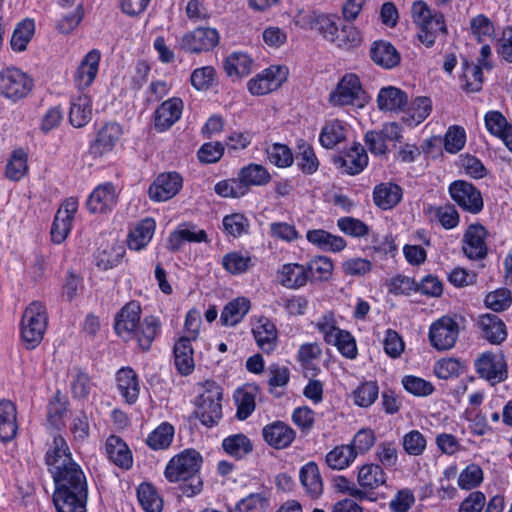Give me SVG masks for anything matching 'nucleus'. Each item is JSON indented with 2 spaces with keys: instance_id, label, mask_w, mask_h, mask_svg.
Here are the masks:
<instances>
[{
  "instance_id": "1",
  "label": "nucleus",
  "mask_w": 512,
  "mask_h": 512,
  "mask_svg": "<svg viewBox=\"0 0 512 512\" xmlns=\"http://www.w3.org/2000/svg\"><path fill=\"white\" fill-rule=\"evenodd\" d=\"M141 312L138 301L126 303L115 316L114 329L124 340L136 339L139 347L147 351L158 334L161 323L154 316H147L141 321Z\"/></svg>"
},
{
  "instance_id": "2",
  "label": "nucleus",
  "mask_w": 512,
  "mask_h": 512,
  "mask_svg": "<svg viewBox=\"0 0 512 512\" xmlns=\"http://www.w3.org/2000/svg\"><path fill=\"white\" fill-rule=\"evenodd\" d=\"M202 456L194 449H185L171 458L165 468V477L169 482L183 481L180 489L183 495L193 497L202 490V481L198 476Z\"/></svg>"
},
{
  "instance_id": "3",
  "label": "nucleus",
  "mask_w": 512,
  "mask_h": 512,
  "mask_svg": "<svg viewBox=\"0 0 512 512\" xmlns=\"http://www.w3.org/2000/svg\"><path fill=\"white\" fill-rule=\"evenodd\" d=\"M411 15L419 29L418 39L426 47L433 46L438 35L446 34L447 28L443 14L432 12L424 1L413 2Z\"/></svg>"
},
{
  "instance_id": "4",
  "label": "nucleus",
  "mask_w": 512,
  "mask_h": 512,
  "mask_svg": "<svg viewBox=\"0 0 512 512\" xmlns=\"http://www.w3.org/2000/svg\"><path fill=\"white\" fill-rule=\"evenodd\" d=\"M48 325L46 307L39 301L30 303L21 320V337L28 349H33L43 340Z\"/></svg>"
},
{
  "instance_id": "5",
  "label": "nucleus",
  "mask_w": 512,
  "mask_h": 512,
  "mask_svg": "<svg viewBox=\"0 0 512 512\" xmlns=\"http://www.w3.org/2000/svg\"><path fill=\"white\" fill-rule=\"evenodd\" d=\"M369 101L370 97L363 89L359 77L353 73L345 74L329 95V103L335 107L363 108Z\"/></svg>"
},
{
  "instance_id": "6",
  "label": "nucleus",
  "mask_w": 512,
  "mask_h": 512,
  "mask_svg": "<svg viewBox=\"0 0 512 512\" xmlns=\"http://www.w3.org/2000/svg\"><path fill=\"white\" fill-rule=\"evenodd\" d=\"M222 389L215 382H206L204 392L197 400L196 415L200 421L211 427L222 418Z\"/></svg>"
},
{
  "instance_id": "7",
  "label": "nucleus",
  "mask_w": 512,
  "mask_h": 512,
  "mask_svg": "<svg viewBox=\"0 0 512 512\" xmlns=\"http://www.w3.org/2000/svg\"><path fill=\"white\" fill-rule=\"evenodd\" d=\"M33 88L32 78L16 67H6L0 71V94L18 101L25 98Z\"/></svg>"
},
{
  "instance_id": "8",
  "label": "nucleus",
  "mask_w": 512,
  "mask_h": 512,
  "mask_svg": "<svg viewBox=\"0 0 512 512\" xmlns=\"http://www.w3.org/2000/svg\"><path fill=\"white\" fill-rule=\"evenodd\" d=\"M459 335V324L451 316H442L434 321L429 328V341L438 351L454 347Z\"/></svg>"
},
{
  "instance_id": "9",
  "label": "nucleus",
  "mask_w": 512,
  "mask_h": 512,
  "mask_svg": "<svg viewBox=\"0 0 512 512\" xmlns=\"http://www.w3.org/2000/svg\"><path fill=\"white\" fill-rule=\"evenodd\" d=\"M288 69L272 65L250 79L247 88L252 95L262 96L281 87L287 80Z\"/></svg>"
},
{
  "instance_id": "10",
  "label": "nucleus",
  "mask_w": 512,
  "mask_h": 512,
  "mask_svg": "<svg viewBox=\"0 0 512 512\" xmlns=\"http://www.w3.org/2000/svg\"><path fill=\"white\" fill-rule=\"evenodd\" d=\"M402 138L401 128L396 122L386 123L381 130H371L365 134V144L374 155H384L389 145L395 146Z\"/></svg>"
},
{
  "instance_id": "11",
  "label": "nucleus",
  "mask_w": 512,
  "mask_h": 512,
  "mask_svg": "<svg viewBox=\"0 0 512 512\" xmlns=\"http://www.w3.org/2000/svg\"><path fill=\"white\" fill-rule=\"evenodd\" d=\"M219 33L214 28L198 27L182 36L181 49L188 53H200L212 50L219 43Z\"/></svg>"
},
{
  "instance_id": "12",
  "label": "nucleus",
  "mask_w": 512,
  "mask_h": 512,
  "mask_svg": "<svg viewBox=\"0 0 512 512\" xmlns=\"http://www.w3.org/2000/svg\"><path fill=\"white\" fill-rule=\"evenodd\" d=\"M451 198L465 211L477 214L483 209L480 191L466 181H455L449 187Z\"/></svg>"
},
{
  "instance_id": "13",
  "label": "nucleus",
  "mask_w": 512,
  "mask_h": 512,
  "mask_svg": "<svg viewBox=\"0 0 512 512\" xmlns=\"http://www.w3.org/2000/svg\"><path fill=\"white\" fill-rule=\"evenodd\" d=\"M387 475L381 465L368 463L358 468L357 484L364 490L365 500L375 501L374 491L386 484Z\"/></svg>"
},
{
  "instance_id": "14",
  "label": "nucleus",
  "mask_w": 512,
  "mask_h": 512,
  "mask_svg": "<svg viewBox=\"0 0 512 512\" xmlns=\"http://www.w3.org/2000/svg\"><path fill=\"white\" fill-rule=\"evenodd\" d=\"M78 209V201L76 198L70 197L58 209L51 228V237L53 242L62 243L68 236L74 215Z\"/></svg>"
},
{
  "instance_id": "15",
  "label": "nucleus",
  "mask_w": 512,
  "mask_h": 512,
  "mask_svg": "<svg viewBox=\"0 0 512 512\" xmlns=\"http://www.w3.org/2000/svg\"><path fill=\"white\" fill-rule=\"evenodd\" d=\"M475 369L480 377L493 382L507 378V365L502 354L484 353L475 361Z\"/></svg>"
},
{
  "instance_id": "16",
  "label": "nucleus",
  "mask_w": 512,
  "mask_h": 512,
  "mask_svg": "<svg viewBox=\"0 0 512 512\" xmlns=\"http://www.w3.org/2000/svg\"><path fill=\"white\" fill-rule=\"evenodd\" d=\"M73 462L66 440L62 436H55L45 454V463L52 477Z\"/></svg>"
},
{
  "instance_id": "17",
  "label": "nucleus",
  "mask_w": 512,
  "mask_h": 512,
  "mask_svg": "<svg viewBox=\"0 0 512 512\" xmlns=\"http://www.w3.org/2000/svg\"><path fill=\"white\" fill-rule=\"evenodd\" d=\"M122 128L115 122L104 124L97 132L96 138L90 146L93 157H103L113 151L122 136Z\"/></svg>"
},
{
  "instance_id": "18",
  "label": "nucleus",
  "mask_w": 512,
  "mask_h": 512,
  "mask_svg": "<svg viewBox=\"0 0 512 512\" xmlns=\"http://www.w3.org/2000/svg\"><path fill=\"white\" fill-rule=\"evenodd\" d=\"M182 187V178L176 172L162 173L150 185L148 194L154 201H167L174 197Z\"/></svg>"
},
{
  "instance_id": "19",
  "label": "nucleus",
  "mask_w": 512,
  "mask_h": 512,
  "mask_svg": "<svg viewBox=\"0 0 512 512\" xmlns=\"http://www.w3.org/2000/svg\"><path fill=\"white\" fill-rule=\"evenodd\" d=\"M265 442L275 449H285L296 437L294 429L283 421H274L262 429Z\"/></svg>"
},
{
  "instance_id": "20",
  "label": "nucleus",
  "mask_w": 512,
  "mask_h": 512,
  "mask_svg": "<svg viewBox=\"0 0 512 512\" xmlns=\"http://www.w3.org/2000/svg\"><path fill=\"white\" fill-rule=\"evenodd\" d=\"M486 235V229L480 224H472L467 228L463 239V251L467 257L478 260L486 256Z\"/></svg>"
},
{
  "instance_id": "21",
  "label": "nucleus",
  "mask_w": 512,
  "mask_h": 512,
  "mask_svg": "<svg viewBox=\"0 0 512 512\" xmlns=\"http://www.w3.org/2000/svg\"><path fill=\"white\" fill-rule=\"evenodd\" d=\"M183 101L172 97L164 101L154 113V126L157 131H165L173 126L181 117Z\"/></svg>"
},
{
  "instance_id": "22",
  "label": "nucleus",
  "mask_w": 512,
  "mask_h": 512,
  "mask_svg": "<svg viewBox=\"0 0 512 512\" xmlns=\"http://www.w3.org/2000/svg\"><path fill=\"white\" fill-rule=\"evenodd\" d=\"M333 162L342 173L357 175L368 165V155L362 145L354 144L345 156L336 157Z\"/></svg>"
},
{
  "instance_id": "23",
  "label": "nucleus",
  "mask_w": 512,
  "mask_h": 512,
  "mask_svg": "<svg viewBox=\"0 0 512 512\" xmlns=\"http://www.w3.org/2000/svg\"><path fill=\"white\" fill-rule=\"evenodd\" d=\"M88 489L55 491L53 502L57 512H86Z\"/></svg>"
},
{
  "instance_id": "24",
  "label": "nucleus",
  "mask_w": 512,
  "mask_h": 512,
  "mask_svg": "<svg viewBox=\"0 0 512 512\" xmlns=\"http://www.w3.org/2000/svg\"><path fill=\"white\" fill-rule=\"evenodd\" d=\"M53 480L56 484L55 491L88 489L85 474L76 462L54 475Z\"/></svg>"
},
{
  "instance_id": "25",
  "label": "nucleus",
  "mask_w": 512,
  "mask_h": 512,
  "mask_svg": "<svg viewBox=\"0 0 512 512\" xmlns=\"http://www.w3.org/2000/svg\"><path fill=\"white\" fill-rule=\"evenodd\" d=\"M117 203L115 187L110 183L97 186L90 194L87 207L92 213H105Z\"/></svg>"
},
{
  "instance_id": "26",
  "label": "nucleus",
  "mask_w": 512,
  "mask_h": 512,
  "mask_svg": "<svg viewBox=\"0 0 512 512\" xmlns=\"http://www.w3.org/2000/svg\"><path fill=\"white\" fill-rule=\"evenodd\" d=\"M377 107L382 112L404 111L408 103L407 94L394 86L383 87L377 95Z\"/></svg>"
},
{
  "instance_id": "27",
  "label": "nucleus",
  "mask_w": 512,
  "mask_h": 512,
  "mask_svg": "<svg viewBox=\"0 0 512 512\" xmlns=\"http://www.w3.org/2000/svg\"><path fill=\"white\" fill-rule=\"evenodd\" d=\"M255 341L259 348L266 353L272 352L277 344V329L267 317H260L252 328Z\"/></svg>"
},
{
  "instance_id": "28",
  "label": "nucleus",
  "mask_w": 512,
  "mask_h": 512,
  "mask_svg": "<svg viewBox=\"0 0 512 512\" xmlns=\"http://www.w3.org/2000/svg\"><path fill=\"white\" fill-rule=\"evenodd\" d=\"M101 54L93 49L86 54L75 74V84L79 89H84L92 84L98 73Z\"/></svg>"
},
{
  "instance_id": "29",
  "label": "nucleus",
  "mask_w": 512,
  "mask_h": 512,
  "mask_svg": "<svg viewBox=\"0 0 512 512\" xmlns=\"http://www.w3.org/2000/svg\"><path fill=\"white\" fill-rule=\"evenodd\" d=\"M207 234L195 225H180L173 231L167 240V248L170 251H178L185 242H207Z\"/></svg>"
},
{
  "instance_id": "30",
  "label": "nucleus",
  "mask_w": 512,
  "mask_h": 512,
  "mask_svg": "<svg viewBox=\"0 0 512 512\" xmlns=\"http://www.w3.org/2000/svg\"><path fill=\"white\" fill-rule=\"evenodd\" d=\"M105 451L111 462L122 469H129L132 466L133 458L128 445L116 435H111L105 443Z\"/></svg>"
},
{
  "instance_id": "31",
  "label": "nucleus",
  "mask_w": 512,
  "mask_h": 512,
  "mask_svg": "<svg viewBox=\"0 0 512 512\" xmlns=\"http://www.w3.org/2000/svg\"><path fill=\"white\" fill-rule=\"evenodd\" d=\"M17 431L16 406L10 400H0V440L11 441L15 438Z\"/></svg>"
},
{
  "instance_id": "32",
  "label": "nucleus",
  "mask_w": 512,
  "mask_h": 512,
  "mask_svg": "<svg viewBox=\"0 0 512 512\" xmlns=\"http://www.w3.org/2000/svg\"><path fill=\"white\" fill-rule=\"evenodd\" d=\"M117 389L126 403L134 404L139 396L140 385L137 374L131 368H121L116 374Z\"/></svg>"
},
{
  "instance_id": "33",
  "label": "nucleus",
  "mask_w": 512,
  "mask_h": 512,
  "mask_svg": "<svg viewBox=\"0 0 512 512\" xmlns=\"http://www.w3.org/2000/svg\"><path fill=\"white\" fill-rule=\"evenodd\" d=\"M402 188L392 182L376 185L373 190L374 204L382 210L395 207L402 199Z\"/></svg>"
},
{
  "instance_id": "34",
  "label": "nucleus",
  "mask_w": 512,
  "mask_h": 512,
  "mask_svg": "<svg viewBox=\"0 0 512 512\" xmlns=\"http://www.w3.org/2000/svg\"><path fill=\"white\" fill-rule=\"evenodd\" d=\"M301 485L305 493L312 499L319 498L323 493V481L315 462L305 464L299 473Z\"/></svg>"
},
{
  "instance_id": "35",
  "label": "nucleus",
  "mask_w": 512,
  "mask_h": 512,
  "mask_svg": "<svg viewBox=\"0 0 512 512\" xmlns=\"http://www.w3.org/2000/svg\"><path fill=\"white\" fill-rule=\"evenodd\" d=\"M478 326L483 337L490 343L500 344L507 337L504 322L495 314H484L479 317Z\"/></svg>"
},
{
  "instance_id": "36",
  "label": "nucleus",
  "mask_w": 512,
  "mask_h": 512,
  "mask_svg": "<svg viewBox=\"0 0 512 512\" xmlns=\"http://www.w3.org/2000/svg\"><path fill=\"white\" fill-rule=\"evenodd\" d=\"M174 362L181 375L193 372L195 363L190 337H181L174 345Z\"/></svg>"
},
{
  "instance_id": "37",
  "label": "nucleus",
  "mask_w": 512,
  "mask_h": 512,
  "mask_svg": "<svg viewBox=\"0 0 512 512\" xmlns=\"http://www.w3.org/2000/svg\"><path fill=\"white\" fill-rule=\"evenodd\" d=\"M251 307L250 300L246 297H237L228 302L220 316V321L225 326H235L240 323Z\"/></svg>"
},
{
  "instance_id": "38",
  "label": "nucleus",
  "mask_w": 512,
  "mask_h": 512,
  "mask_svg": "<svg viewBox=\"0 0 512 512\" xmlns=\"http://www.w3.org/2000/svg\"><path fill=\"white\" fill-rule=\"evenodd\" d=\"M70 104V123L76 128L85 126L92 116L90 97L86 94H79L71 99Z\"/></svg>"
},
{
  "instance_id": "39",
  "label": "nucleus",
  "mask_w": 512,
  "mask_h": 512,
  "mask_svg": "<svg viewBox=\"0 0 512 512\" xmlns=\"http://www.w3.org/2000/svg\"><path fill=\"white\" fill-rule=\"evenodd\" d=\"M155 222L151 218L142 220L128 235V247L140 251L151 241L155 232Z\"/></svg>"
},
{
  "instance_id": "40",
  "label": "nucleus",
  "mask_w": 512,
  "mask_h": 512,
  "mask_svg": "<svg viewBox=\"0 0 512 512\" xmlns=\"http://www.w3.org/2000/svg\"><path fill=\"white\" fill-rule=\"evenodd\" d=\"M306 238L310 243L324 251L339 252L346 247V241L342 237L332 235L321 229L308 231Z\"/></svg>"
},
{
  "instance_id": "41",
  "label": "nucleus",
  "mask_w": 512,
  "mask_h": 512,
  "mask_svg": "<svg viewBox=\"0 0 512 512\" xmlns=\"http://www.w3.org/2000/svg\"><path fill=\"white\" fill-rule=\"evenodd\" d=\"M279 275L281 284L287 288H300L309 280L307 267L297 263L283 265Z\"/></svg>"
},
{
  "instance_id": "42",
  "label": "nucleus",
  "mask_w": 512,
  "mask_h": 512,
  "mask_svg": "<svg viewBox=\"0 0 512 512\" xmlns=\"http://www.w3.org/2000/svg\"><path fill=\"white\" fill-rule=\"evenodd\" d=\"M370 54L372 60L384 68H393L400 61L396 48L385 41L375 42L371 47Z\"/></svg>"
},
{
  "instance_id": "43",
  "label": "nucleus",
  "mask_w": 512,
  "mask_h": 512,
  "mask_svg": "<svg viewBox=\"0 0 512 512\" xmlns=\"http://www.w3.org/2000/svg\"><path fill=\"white\" fill-rule=\"evenodd\" d=\"M347 126L344 122L335 119L327 122L320 133L319 141L327 149L334 148L337 144L345 140Z\"/></svg>"
},
{
  "instance_id": "44",
  "label": "nucleus",
  "mask_w": 512,
  "mask_h": 512,
  "mask_svg": "<svg viewBox=\"0 0 512 512\" xmlns=\"http://www.w3.org/2000/svg\"><path fill=\"white\" fill-rule=\"evenodd\" d=\"M424 212L430 217L431 221H438L445 229H453L459 223V214L451 204L442 206L429 205L425 208Z\"/></svg>"
},
{
  "instance_id": "45",
  "label": "nucleus",
  "mask_w": 512,
  "mask_h": 512,
  "mask_svg": "<svg viewBox=\"0 0 512 512\" xmlns=\"http://www.w3.org/2000/svg\"><path fill=\"white\" fill-rule=\"evenodd\" d=\"M357 457V452L350 445H339L327 453L326 464L333 470L349 467Z\"/></svg>"
},
{
  "instance_id": "46",
  "label": "nucleus",
  "mask_w": 512,
  "mask_h": 512,
  "mask_svg": "<svg viewBox=\"0 0 512 512\" xmlns=\"http://www.w3.org/2000/svg\"><path fill=\"white\" fill-rule=\"evenodd\" d=\"M462 66L463 73L460 77L462 89L470 93L480 91L484 80V67L478 64L469 63L467 60L463 62Z\"/></svg>"
},
{
  "instance_id": "47",
  "label": "nucleus",
  "mask_w": 512,
  "mask_h": 512,
  "mask_svg": "<svg viewBox=\"0 0 512 512\" xmlns=\"http://www.w3.org/2000/svg\"><path fill=\"white\" fill-rule=\"evenodd\" d=\"M238 176L246 185L248 189L249 186H262L266 185L270 182L271 176L267 169L259 164H249L240 169Z\"/></svg>"
},
{
  "instance_id": "48",
  "label": "nucleus",
  "mask_w": 512,
  "mask_h": 512,
  "mask_svg": "<svg viewBox=\"0 0 512 512\" xmlns=\"http://www.w3.org/2000/svg\"><path fill=\"white\" fill-rule=\"evenodd\" d=\"M174 437V427L167 423H161L147 437L146 443L153 450L167 449Z\"/></svg>"
},
{
  "instance_id": "49",
  "label": "nucleus",
  "mask_w": 512,
  "mask_h": 512,
  "mask_svg": "<svg viewBox=\"0 0 512 512\" xmlns=\"http://www.w3.org/2000/svg\"><path fill=\"white\" fill-rule=\"evenodd\" d=\"M222 446L225 452L236 459L245 457L253 449L251 441L244 434H235L225 438Z\"/></svg>"
},
{
  "instance_id": "50",
  "label": "nucleus",
  "mask_w": 512,
  "mask_h": 512,
  "mask_svg": "<svg viewBox=\"0 0 512 512\" xmlns=\"http://www.w3.org/2000/svg\"><path fill=\"white\" fill-rule=\"evenodd\" d=\"M35 31L34 21L31 19H25L21 21L16 28L11 37V47L14 51L22 52L26 49L27 44L32 39V36Z\"/></svg>"
},
{
  "instance_id": "51",
  "label": "nucleus",
  "mask_w": 512,
  "mask_h": 512,
  "mask_svg": "<svg viewBox=\"0 0 512 512\" xmlns=\"http://www.w3.org/2000/svg\"><path fill=\"white\" fill-rule=\"evenodd\" d=\"M296 162L299 169L307 175L315 173L319 168V160L313 148L306 142L298 145Z\"/></svg>"
},
{
  "instance_id": "52",
  "label": "nucleus",
  "mask_w": 512,
  "mask_h": 512,
  "mask_svg": "<svg viewBox=\"0 0 512 512\" xmlns=\"http://www.w3.org/2000/svg\"><path fill=\"white\" fill-rule=\"evenodd\" d=\"M251 67V58L247 54L240 52L228 56L224 63V69L229 76H245L250 73Z\"/></svg>"
},
{
  "instance_id": "53",
  "label": "nucleus",
  "mask_w": 512,
  "mask_h": 512,
  "mask_svg": "<svg viewBox=\"0 0 512 512\" xmlns=\"http://www.w3.org/2000/svg\"><path fill=\"white\" fill-rule=\"evenodd\" d=\"M379 387L375 381L361 383L352 393L354 404L362 407H370L378 398Z\"/></svg>"
},
{
  "instance_id": "54",
  "label": "nucleus",
  "mask_w": 512,
  "mask_h": 512,
  "mask_svg": "<svg viewBox=\"0 0 512 512\" xmlns=\"http://www.w3.org/2000/svg\"><path fill=\"white\" fill-rule=\"evenodd\" d=\"M431 100L427 97H417L408 107L404 121L408 125H418L423 122L431 112Z\"/></svg>"
},
{
  "instance_id": "55",
  "label": "nucleus",
  "mask_w": 512,
  "mask_h": 512,
  "mask_svg": "<svg viewBox=\"0 0 512 512\" xmlns=\"http://www.w3.org/2000/svg\"><path fill=\"white\" fill-rule=\"evenodd\" d=\"M234 399L237 405V417L240 420L247 419L255 410V393L250 388L236 390Z\"/></svg>"
},
{
  "instance_id": "56",
  "label": "nucleus",
  "mask_w": 512,
  "mask_h": 512,
  "mask_svg": "<svg viewBox=\"0 0 512 512\" xmlns=\"http://www.w3.org/2000/svg\"><path fill=\"white\" fill-rule=\"evenodd\" d=\"M138 500L146 512H161L162 499L152 485L143 483L137 490Z\"/></svg>"
},
{
  "instance_id": "57",
  "label": "nucleus",
  "mask_w": 512,
  "mask_h": 512,
  "mask_svg": "<svg viewBox=\"0 0 512 512\" xmlns=\"http://www.w3.org/2000/svg\"><path fill=\"white\" fill-rule=\"evenodd\" d=\"M223 268L233 275L245 273L252 266V259L240 252H230L222 258Z\"/></svg>"
},
{
  "instance_id": "58",
  "label": "nucleus",
  "mask_w": 512,
  "mask_h": 512,
  "mask_svg": "<svg viewBox=\"0 0 512 512\" xmlns=\"http://www.w3.org/2000/svg\"><path fill=\"white\" fill-rule=\"evenodd\" d=\"M484 124L489 134L498 139L512 126V123L497 110H490L485 113Z\"/></svg>"
},
{
  "instance_id": "59",
  "label": "nucleus",
  "mask_w": 512,
  "mask_h": 512,
  "mask_svg": "<svg viewBox=\"0 0 512 512\" xmlns=\"http://www.w3.org/2000/svg\"><path fill=\"white\" fill-rule=\"evenodd\" d=\"M267 159L277 167H289L293 163V154L287 145L274 143L266 148Z\"/></svg>"
},
{
  "instance_id": "60",
  "label": "nucleus",
  "mask_w": 512,
  "mask_h": 512,
  "mask_svg": "<svg viewBox=\"0 0 512 512\" xmlns=\"http://www.w3.org/2000/svg\"><path fill=\"white\" fill-rule=\"evenodd\" d=\"M28 169L27 155L22 149L15 150L6 166V175L12 180H20Z\"/></svg>"
},
{
  "instance_id": "61",
  "label": "nucleus",
  "mask_w": 512,
  "mask_h": 512,
  "mask_svg": "<svg viewBox=\"0 0 512 512\" xmlns=\"http://www.w3.org/2000/svg\"><path fill=\"white\" fill-rule=\"evenodd\" d=\"M215 192L221 197L239 198L247 194L246 185L237 178L226 179L218 182L214 188Z\"/></svg>"
},
{
  "instance_id": "62",
  "label": "nucleus",
  "mask_w": 512,
  "mask_h": 512,
  "mask_svg": "<svg viewBox=\"0 0 512 512\" xmlns=\"http://www.w3.org/2000/svg\"><path fill=\"white\" fill-rule=\"evenodd\" d=\"M307 271L309 279L319 281L327 280L332 275L333 264L331 260L325 256L315 257L309 261Z\"/></svg>"
},
{
  "instance_id": "63",
  "label": "nucleus",
  "mask_w": 512,
  "mask_h": 512,
  "mask_svg": "<svg viewBox=\"0 0 512 512\" xmlns=\"http://www.w3.org/2000/svg\"><path fill=\"white\" fill-rule=\"evenodd\" d=\"M96 383L87 373L78 371L71 382V391L75 398L87 399L94 392Z\"/></svg>"
},
{
  "instance_id": "64",
  "label": "nucleus",
  "mask_w": 512,
  "mask_h": 512,
  "mask_svg": "<svg viewBox=\"0 0 512 512\" xmlns=\"http://www.w3.org/2000/svg\"><path fill=\"white\" fill-rule=\"evenodd\" d=\"M426 438L418 430H411L406 433L402 439L404 451L412 456H420L426 449Z\"/></svg>"
}]
</instances>
